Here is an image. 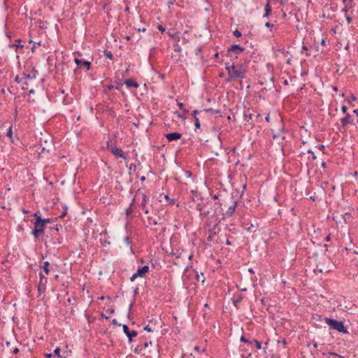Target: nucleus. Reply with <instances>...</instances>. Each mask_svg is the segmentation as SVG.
Here are the masks:
<instances>
[{
  "mask_svg": "<svg viewBox=\"0 0 358 358\" xmlns=\"http://www.w3.org/2000/svg\"><path fill=\"white\" fill-rule=\"evenodd\" d=\"M226 69L228 71L227 80H231L234 78H243L245 76V69L241 66H236L234 64L229 65L227 64Z\"/></svg>",
  "mask_w": 358,
  "mask_h": 358,
  "instance_id": "1",
  "label": "nucleus"
},
{
  "mask_svg": "<svg viewBox=\"0 0 358 358\" xmlns=\"http://www.w3.org/2000/svg\"><path fill=\"white\" fill-rule=\"evenodd\" d=\"M265 26L267 27H270L273 26V24H271L270 22H266L265 24Z\"/></svg>",
  "mask_w": 358,
  "mask_h": 358,
  "instance_id": "35",
  "label": "nucleus"
},
{
  "mask_svg": "<svg viewBox=\"0 0 358 358\" xmlns=\"http://www.w3.org/2000/svg\"><path fill=\"white\" fill-rule=\"evenodd\" d=\"M67 213V207L65 206L64 207V211L62 212V213L61 214V215L59 216L60 217H64Z\"/></svg>",
  "mask_w": 358,
  "mask_h": 358,
  "instance_id": "23",
  "label": "nucleus"
},
{
  "mask_svg": "<svg viewBox=\"0 0 358 358\" xmlns=\"http://www.w3.org/2000/svg\"><path fill=\"white\" fill-rule=\"evenodd\" d=\"M255 346L257 347V349H261V347H262V345H261V343L257 341H255Z\"/></svg>",
  "mask_w": 358,
  "mask_h": 358,
  "instance_id": "26",
  "label": "nucleus"
},
{
  "mask_svg": "<svg viewBox=\"0 0 358 358\" xmlns=\"http://www.w3.org/2000/svg\"><path fill=\"white\" fill-rule=\"evenodd\" d=\"M251 227H255V225L252 224Z\"/></svg>",
  "mask_w": 358,
  "mask_h": 358,
  "instance_id": "59",
  "label": "nucleus"
},
{
  "mask_svg": "<svg viewBox=\"0 0 358 358\" xmlns=\"http://www.w3.org/2000/svg\"><path fill=\"white\" fill-rule=\"evenodd\" d=\"M313 346H314V348H317V344L316 343H315L313 344Z\"/></svg>",
  "mask_w": 358,
  "mask_h": 358,
  "instance_id": "53",
  "label": "nucleus"
},
{
  "mask_svg": "<svg viewBox=\"0 0 358 358\" xmlns=\"http://www.w3.org/2000/svg\"><path fill=\"white\" fill-rule=\"evenodd\" d=\"M52 356V354H47V355H46V357H47L48 358H50Z\"/></svg>",
  "mask_w": 358,
  "mask_h": 358,
  "instance_id": "41",
  "label": "nucleus"
},
{
  "mask_svg": "<svg viewBox=\"0 0 358 358\" xmlns=\"http://www.w3.org/2000/svg\"><path fill=\"white\" fill-rule=\"evenodd\" d=\"M181 134L178 132L170 133L165 135V137L169 141H173L176 140H178L181 138Z\"/></svg>",
  "mask_w": 358,
  "mask_h": 358,
  "instance_id": "10",
  "label": "nucleus"
},
{
  "mask_svg": "<svg viewBox=\"0 0 358 358\" xmlns=\"http://www.w3.org/2000/svg\"><path fill=\"white\" fill-rule=\"evenodd\" d=\"M179 106H180V108H182V103H180Z\"/></svg>",
  "mask_w": 358,
  "mask_h": 358,
  "instance_id": "55",
  "label": "nucleus"
},
{
  "mask_svg": "<svg viewBox=\"0 0 358 358\" xmlns=\"http://www.w3.org/2000/svg\"><path fill=\"white\" fill-rule=\"evenodd\" d=\"M149 270V267L148 266H144L141 268H139L136 273H135L131 278L130 280L134 281L137 277H143L144 276Z\"/></svg>",
  "mask_w": 358,
  "mask_h": 358,
  "instance_id": "5",
  "label": "nucleus"
},
{
  "mask_svg": "<svg viewBox=\"0 0 358 358\" xmlns=\"http://www.w3.org/2000/svg\"><path fill=\"white\" fill-rule=\"evenodd\" d=\"M34 217H36V222H34V227L37 229L39 231L43 233L44 231V224L42 222V218L37 213H34Z\"/></svg>",
  "mask_w": 358,
  "mask_h": 358,
  "instance_id": "6",
  "label": "nucleus"
},
{
  "mask_svg": "<svg viewBox=\"0 0 358 358\" xmlns=\"http://www.w3.org/2000/svg\"><path fill=\"white\" fill-rule=\"evenodd\" d=\"M137 333L136 331H129V334L127 335L129 339V341H131V339L133 337L136 336Z\"/></svg>",
  "mask_w": 358,
  "mask_h": 358,
  "instance_id": "17",
  "label": "nucleus"
},
{
  "mask_svg": "<svg viewBox=\"0 0 358 358\" xmlns=\"http://www.w3.org/2000/svg\"><path fill=\"white\" fill-rule=\"evenodd\" d=\"M59 352H60V349L59 348H57L54 351V355H57L58 357H60Z\"/></svg>",
  "mask_w": 358,
  "mask_h": 358,
  "instance_id": "25",
  "label": "nucleus"
},
{
  "mask_svg": "<svg viewBox=\"0 0 358 358\" xmlns=\"http://www.w3.org/2000/svg\"><path fill=\"white\" fill-rule=\"evenodd\" d=\"M266 120L267 122H268V121H269V115H268L266 117Z\"/></svg>",
  "mask_w": 358,
  "mask_h": 358,
  "instance_id": "44",
  "label": "nucleus"
},
{
  "mask_svg": "<svg viewBox=\"0 0 358 358\" xmlns=\"http://www.w3.org/2000/svg\"><path fill=\"white\" fill-rule=\"evenodd\" d=\"M206 112H207V110L198 111L196 110H195L192 112V115L194 116V125H195L196 129L200 128L199 117H197L196 115L199 114L201 116V115L206 113Z\"/></svg>",
  "mask_w": 358,
  "mask_h": 358,
  "instance_id": "7",
  "label": "nucleus"
},
{
  "mask_svg": "<svg viewBox=\"0 0 358 358\" xmlns=\"http://www.w3.org/2000/svg\"><path fill=\"white\" fill-rule=\"evenodd\" d=\"M138 196H141L142 197V203H141V208L144 211L145 214L148 215L149 210L146 208V203H147V197L144 194H139Z\"/></svg>",
  "mask_w": 358,
  "mask_h": 358,
  "instance_id": "12",
  "label": "nucleus"
},
{
  "mask_svg": "<svg viewBox=\"0 0 358 358\" xmlns=\"http://www.w3.org/2000/svg\"><path fill=\"white\" fill-rule=\"evenodd\" d=\"M280 4H281V5H284V4H285V2H284L282 0H281V1H280Z\"/></svg>",
  "mask_w": 358,
  "mask_h": 358,
  "instance_id": "50",
  "label": "nucleus"
},
{
  "mask_svg": "<svg viewBox=\"0 0 358 358\" xmlns=\"http://www.w3.org/2000/svg\"><path fill=\"white\" fill-rule=\"evenodd\" d=\"M241 341L245 343H250L248 340H247L244 336L241 337Z\"/></svg>",
  "mask_w": 358,
  "mask_h": 358,
  "instance_id": "29",
  "label": "nucleus"
},
{
  "mask_svg": "<svg viewBox=\"0 0 358 358\" xmlns=\"http://www.w3.org/2000/svg\"><path fill=\"white\" fill-rule=\"evenodd\" d=\"M162 215H163L160 212H158L157 217H152L148 215L147 217L148 221V227H152V225L157 226L158 224H162V218H161Z\"/></svg>",
  "mask_w": 358,
  "mask_h": 358,
  "instance_id": "4",
  "label": "nucleus"
},
{
  "mask_svg": "<svg viewBox=\"0 0 358 358\" xmlns=\"http://www.w3.org/2000/svg\"><path fill=\"white\" fill-rule=\"evenodd\" d=\"M326 240H327V241H329V240H330V237H329V236H327Z\"/></svg>",
  "mask_w": 358,
  "mask_h": 358,
  "instance_id": "52",
  "label": "nucleus"
},
{
  "mask_svg": "<svg viewBox=\"0 0 358 358\" xmlns=\"http://www.w3.org/2000/svg\"><path fill=\"white\" fill-rule=\"evenodd\" d=\"M346 110H347V107H346L345 106H343L342 107V111H343V113H345V112H346Z\"/></svg>",
  "mask_w": 358,
  "mask_h": 358,
  "instance_id": "34",
  "label": "nucleus"
},
{
  "mask_svg": "<svg viewBox=\"0 0 358 358\" xmlns=\"http://www.w3.org/2000/svg\"><path fill=\"white\" fill-rule=\"evenodd\" d=\"M244 51V48L238 45H231L227 50V55L231 57L237 58L238 55Z\"/></svg>",
  "mask_w": 358,
  "mask_h": 358,
  "instance_id": "3",
  "label": "nucleus"
},
{
  "mask_svg": "<svg viewBox=\"0 0 358 358\" xmlns=\"http://www.w3.org/2000/svg\"><path fill=\"white\" fill-rule=\"evenodd\" d=\"M48 266H49V262H45L44 263V266H43V270H44V271L45 272L46 274L49 273Z\"/></svg>",
  "mask_w": 358,
  "mask_h": 358,
  "instance_id": "19",
  "label": "nucleus"
},
{
  "mask_svg": "<svg viewBox=\"0 0 358 358\" xmlns=\"http://www.w3.org/2000/svg\"><path fill=\"white\" fill-rule=\"evenodd\" d=\"M144 329H145V331H149V332H150V331H152V329H151V328L150 327V325H149V324H148V325H147V326L144 328Z\"/></svg>",
  "mask_w": 358,
  "mask_h": 358,
  "instance_id": "28",
  "label": "nucleus"
},
{
  "mask_svg": "<svg viewBox=\"0 0 358 358\" xmlns=\"http://www.w3.org/2000/svg\"><path fill=\"white\" fill-rule=\"evenodd\" d=\"M248 271L250 272V273H254V271H253V270L252 268H249Z\"/></svg>",
  "mask_w": 358,
  "mask_h": 358,
  "instance_id": "48",
  "label": "nucleus"
},
{
  "mask_svg": "<svg viewBox=\"0 0 358 358\" xmlns=\"http://www.w3.org/2000/svg\"><path fill=\"white\" fill-rule=\"evenodd\" d=\"M234 35L236 37H240V36H241V35H242V34H241V31H239L238 30H235V31H234Z\"/></svg>",
  "mask_w": 358,
  "mask_h": 358,
  "instance_id": "24",
  "label": "nucleus"
},
{
  "mask_svg": "<svg viewBox=\"0 0 358 358\" xmlns=\"http://www.w3.org/2000/svg\"><path fill=\"white\" fill-rule=\"evenodd\" d=\"M158 29L162 32L165 31V29L162 26H159Z\"/></svg>",
  "mask_w": 358,
  "mask_h": 358,
  "instance_id": "33",
  "label": "nucleus"
},
{
  "mask_svg": "<svg viewBox=\"0 0 358 358\" xmlns=\"http://www.w3.org/2000/svg\"><path fill=\"white\" fill-rule=\"evenodd\" d=\"M138 31H145V28H143V29H138Z\"/></svg>",
  "mask_w": 358,
  "mask_h": 358,
  "instance_id": "46",
  "label": "nucleus"
},
{
  "mask_svg": "<svg viewBox=\"0 0 358 358\" xmlns=\"http://www.w3.org/2000/svg\"><path fill=\"white\" fill-rule=\"evenodd\" d=\"M278 135H279V134H278H278H273V138H277V136H278Z\"/></svg>",
  "mask_w": 358,
  "mask_h": 358,
  "instance_id": "38",
  "label": "nucleus"
},
{
  "mask_svg": "<svg viewBox=\"0 0 358 358\" xmlns=\"http://www.w3.org/2000/svg\"><path fill=\"white\" fill-rule=\"evenodd\" d=\"M331 355L338 356L339 358H345L343 356L338 355L336 353H330Z\"/></svg>",
  "mask_w": 358,
  "mask_h": 358,
  "instance_id": "32",
  "label": "nucleus"
},
{
  "mask_svg": "<svg viewBox=\"0 0 358 358\" xmlns=\"http://www.w3.org/2000/svg\"><path fill=\"white\" fill-rule=\"evenodd\" d=\"M327 324L329 325V327L332 329H335L338 332H342L343 334H348L347 329L345 328L343 325V322L341 321L334 320L333 319H330L326 317L324 319Z\"/></svg>",
  "mask_w": 358,
  "mask_h": 358,
  "instance_id": "2",
  "label": "nucleus"
},
{
  "mask_svg": "<svg viewBox=\"0 0 358 358\" xmlns=\"http://www.w3.org/2000/svg\"><path fill=\"white\" fill-rule=\"evenodd\" d=\"M330 270L329 268H319V266H317V268L314 270V272L317 273V272H319L320 273L323 272H329Z\"/></svg>",
  "mask_w": 358,
  "mask_h": 358,
  "instance_id": "15",
  "label": "nucleus"
},
{
  "mask_svg": "<svg viewBox=\"0 0 358 358\" xmlns=\"http://www.w3.org/2000/svg\"><path fill=\"white\" fill-rule=\"evenodd\" d=\"M112 323L115 325H118V326L121 325L120 323L117 322V320H115V319L113 320Z\"/></svg>",
  "mask_w": 358,
  "mask_h": 358,
  "instance_id": "31",
  "label": "nucleus"
},
{
  "mask_svg": "<svg viewBox=\"0 0 358 358\" xmlns=\"http://www.w3.org/2000/svg\"><path fill=\"white\" fill-rule=\"evenodd\" d=\"M74 62L79 67L83 66L85 67L87 70L90 69V62L88 61H83L81 59L76 58L74 59Z\"/></svg>",
  "mask_w": 358,
  "mask_h": 358,
  "instance_id": "9",
  "label": "nucleus"
},
{
  "mask_svg": "<svg viewBox=\"0 0 358 358\" xmlns=\"http://www.w3.org/2000/svg\"><path fill=\"white\" fill-rule=\"evenodd\" d=\"M26 79H29L31 78V76L29 75H27L26 77H25Z\"/></svg>",
  "mask_w": 358,
  "mask_h": 358,
  "instance_id": "45",
  "label": "nucleus"
},
{
  "mask_svg": "<svg viewBox=\"0 0 358 358\" xmlns=\"http://www.w3.org/2000/svg\"><path fill=\"white\" fill-rule=\"evenodd\" d=\"M42 222L45 225L46 223L50 222V220L49 219H42Z\"/></svg>",
  "mask_w": 358,
  "mask_h": 358,
  "instance_id": "30",
  "label": "nucleus"
},
{
  "mask_svg": "<svg viewBox=\"0 0 358 358\" xmlns=\"http://www.w3.org/2000/svg\"><path fill=\"white\" fill-rule=\"evenodd\" d=\"M29 93H32V94L34 93V90H29Z\"/></svg>",
  "mask_w": 358,
  "mask_h": 358,
  "instance_id": "51",
  "label": "nucleus"
},
{
  "mask_svg": "<svg viewBox=\"0 0 358 358\" xmlns=\"http://www.w3.org/2000/svg\"><path fill=\"white\" fill-rule=\"evenodd\" d=\"M215 57H218V53H216V54L215 55Z\"/></svg>",
  "mask_w": 358,
  "mask_h": 358,
  "instance_id": "56",
  "label": "nucleus"
},
{
  "mask_svg": "<svg viewBox=\"0 0 358 358\" xmlns=\"http://www.w3.org/2000/svg\"><path fill=\"white\" fill-rule=\"evenodd\" d=\"M131 212V208L129 207L127 210V214L129 215L130 213Z\"/></svg>",
  "mask_w": 358,
  "mask_h": 358,
  "instance_id": "36",
  "label": "nucleus"
},
{
  "mask_svg": "<svg viewBox=\"0 0 358 358\" xmlns=\"http://www.w3.org/2000/svg\"><path fill=\"white\" fill-rule=\"evenodd\" d=\"M281 342L282 343H283L284 345L286 344V340L285 338H283L281 341H278V343Z\"/></svg>",
  "mask_w": 358,
  "mask_h": 358,
  "instance_id": "37",
  "label": "nucleus"
},
{
  "mask_svg": "<svg viewBox=\"0 0 358 358\" xmlns=\"http://www.w3.org/2000/svg\"><path fill=\"white\" fill-rule=\"evenodd\" d=\"M63 358H66V357H63Z\"/></svg>",
  "mask_w": 358,
  "mask_h": 358,
  "instance_id": "60",
  "label": "nucleus"
},
{
  "mask_svg": "<svg viewBox=\"0 0 358 358\" xmlns=\"http://www.w3.org/2000/svg\"><path fill=\"white\" fill-rule=\"evenodd\" d=\"M241 290L242 292H245V291H246V290H247V289H246V288H241Z\"/></svg>",
  "mask_w": 358,
  "mask_h": 358,
  "instance_id": "49",
  "label": "nucleus"
},
{
  "mask_svg": "<svg viewBox=\"0 0 358 358\" xmlns=\"http://www.w3.org/2000/svg\"><path fill=\"white\" fill-rule=\"evenodd\" d=\"M265 14L264 15V17H268V15H269V12L271 10V9L269 8V6H268V3L266 4V7H265Z\"/></svg>",
  "mask_w": 358,
  "mask_h": 358,
  "instance_id": "20",
  "label": "nucleus"
},
{
  "mask_svg": "<svg viewBox=\"0 0 358 358\" xmlns=\"http://www.w3.org/2000/svg\"><path fill=\"white\" fill-rule=\"evenodd\" d=\"M122 328L124 332L126 334V335H127L129 332L128 327L126 324H123Z\"/></svg>",
  "mask_w": 358,
  "mask_h": 358,
  "instance_id": "22",
  "label": "nucleus"
},
{
  "mask_svg": "<svg viewBox=\"0 0 358 358\" xmlns=\"http://www.w3.org/2000/svg\"><path fill=\"white\" fill-rule=\"evenodd\" d=\"M16 81H18V77L15 78Z\"/></svg>",
  "mask_w": 358,
  "mask_h": 358,
  "instance_id": "57",
  "label": "nucleus"
},
{
  "mask_svg": "<svg viewBox=\"0 0 358 358\" xmlns=\"http://www.w3.org/2000/svg\"><path fill=\"white\" fill-rule=\"evenodd\" d=\"M18 351H19V350H18V349H17V348H15V349H14L13 352H14L15 354H17V353L18 352Z\"/></svg>",
  "mask_w": 358,
  "mask_h": 358,
  "instance_id": "40",
  "label": "nucleus"
},
{
  "mask_svg": "<svg viewBox=\"0 0 358 358\" xmlns=\"http://www.w3.org/2000/svg\"><path fill=\"white\" fill-rule=\"evenodd\" d=\"M104 55L105 56L107 57V58H109L110 59H113V54L111 53V52H109V51H105L104 52Z\"/></svg>",
  "mask_w": 358,
  "mask_h": 358,
  "instance_id": "21",
  "label": "nucleus"
},
{
  "mask_svg": "<svg viewBox=\"0 0 358 358\" xmlns=\"http://www.w3.org/2000/svg\"><path fill=\"white\" fill-rule=\"evenodd\" d=\"M165 199H169L168 196H165Z\"/></svg>",
  "mask_w": 358,
  "mask_h": 358,
  "instance_id": "58",
  "label": "nucleus"
},
{
  "mask_svg": "<svg viewBox=\"0 0 358 358\" xmlns=\"http://www.w3.org/2000/svg\"><path fill=\"white\" fill-rule=\"evenodd\" d=\"M42 232L39 231L37 229L34 227V229L31 231V234L34 236L36 238L39 236Z\"/></svg>",
  "mask_w": 358,
  "mask_h": 358,
  "instance_id": "18",
  "label": "nucleus"
},
{
  "mask_svg": "<svg viewBox=\"0 0 358 358\" xmlns=\"http://www.w3.org/2000/svg\"><path fill=\"white\" fill-rule=\"evenodd\" d=\"M303 50H306L307 48L306 46H303Z\"/></svg>",
  "mask_w": 358,
  "mask_h": 358,
  "instance_id": "54",
  "label": "nucleus"
},
{
  "mask_svg": "<svg viewBox=\"0 0 358 358\" xmlns=\"http://www.w3.org/2000/svg\"><path fill=\"white\" fill-rule=\"evenodd\" d=\"M46 282H47V278L44 275H41V280H40V283H39V288L41 286L45 285Z\"/></svg>",
  "mask_w": 358,
  "mask_h": 358,
  "instance_id": "16",
  "label": "nucleus"
},
{
  "mask_svg": "<svg viewBox=\"0 0 358 358\" xmlns=\"http://www.w3.org/2000/svg\"><path fill=\"white\" fill-rule=\"evenodd\" d=\"M7 136H9V137L12 136V129H11V127H10L9 130L8 131Z\"/></svg>",
  "mask_w": 358,
  "mask_h": 358,
  "instance_id": "27",
  "label": "nucleus"
},
{
  "mask_svg": "<svg viewBox=\"0 0 358 358\" xmlns=\"http://www.w3.org/2000/svg\"><path fill=\"white\" fill-rule=\"evenodd\" d=\"M110 151L114 155L118 156L122 159H126V156L124 155V152L121 149L117 148H111Z\"/></svg>",
  "mask_w": 358,
  "mask_h": 358,
  "instance_id": "11",
  "label": "nucleus"
},
{
  "mask_svg": "<svg viewBox=\"0 0 358 358\" xmlns=\"http://www.w3.org/2000/svg\"><path fill=\"white\" fill-rule=\"evenodd\" d=\"M342 125L345 127V125L351 123L350 117L349 115H347L345 117L341 120Z\"/></svg>",
  "mask_w": 358,
  "mask_h": 358,
  "instance_id": "14",
  "label": "nucleus"
},
{
  "mask_svg": "<svg viewBox=\"0 0 358 358\" xmlns=\"http://www.w3.org/2000/svg\"><path fill=\"white\" fill-rule=\"evenodd\" d=\"M126 39H127V41L130 40V39H131V36H126Z\"/></svg>",
  "mask_w": 358,
  "mask_h": 358,
  "instance_id": "43",
  "label": "nucleus"
},
{
  "mask_svg": "<svg viewBox=\"0 0 358 358\" xmlns=\"http://www.w3.org/2000/svg\"><path fill=\"white\" fill-rule=\"evenodd\" d=\"M125 85L127 87H134L135 88H138L139 87L138 84L134 81L132 79H128L125 81Z\"/></svg>",
  "mask_w": 358,
  "mask_h": 358,
  "instance_id": "13",
  "label": "nucleus"
},
{
  "mask_svg": "<svg viewBox=\"0 0 358 358\" xmlns=\"http://www.w3.org/2000/svg\"><path fill=\"white\" fill-rule=\"evenodd\" d=\"M355 253L358 255V252L355 251ZM355 260L358 262V259L356 258Z\"/></svg>",
  "mask_w": 358,
  "mask_h": 358,
  "instance_id": "47",
  "label": "nucleus"
},
{
  "mask_svg": "<svg viewBox=\"0 0 358 358\" xmlns=\"http://www.w3.org/2000/svg\"><path fill=\"white\" fill-rule=\"evenodd\" d=\"M194 350H195L196 351H199V347H198V346H195V347H194Z\"/></svg>",
  "mask_w": 358,
  "mask_h": 358,
  "instance_id": "42",
  "label": "nucleus"
},
{
  "mask_svg": "<svg viewBox=\"0 0 358 358\" xmlns=\"http://www.w3.org/2000/svg\"><path fill=\"white\" fill-rule=\"evenodd\" d=\"M236 206V202H234L231 206H229L227 211L223 214L224 217H231L235 212Z\"/></svg>",
  "mask_w": 358,
  "mask_h": 358,
  "instance_id": "8",
  "label": "nucleus"
},
{
  "mask_svg": "<svg viewBox=\"0 0 358 358\" xmlns=\"http://www.w3.org/2000/svg\"><path fill=\"white\" fill-rule=\"evenodd\" d=\"M125 241L127 242V244H129V240L128 237L125 238Z\"/></svg>",
  "mask_w": 358,
  "mask_h": 358,
  "instance_id": "39",
  "label": "nucleus"
}]
</instances>
